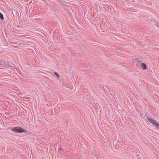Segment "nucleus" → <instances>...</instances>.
<instances>
[{"mask_svg":"<svg viewBox=\"0 0 159 159\" xmlns=\"http://www.w3.org/2000/svg\"><path fill=\"white\" fill-rule=\"evenodd\" d=\"M146 120L151 123L156 127L159 129V124L157 122L156 120L152 119L150 118L147 116L145 117Z\"/></svg>","mask_w":159,"mask_h":159,"instance_id":"1","label":"nucleus"},{"mask_svg":"<svg viewBox=\"0 0 159 159\" xmlns=\"http://www.w3.org/2000/svg\"><path fill=\"white\" fill-rule=\"evenodd\" d=\"M11 130L13 132L16 133L25 132V130L20 127H15L12 129Z\"/></svg>","mask_w":159,"mask_h":159,"instance_id":"2","label":"nucleus"},{"mask_svg":"<svg viewBox=\"0 0 159 159\" xmlns=\"http://www.w3.org/2000/svg\"><path fill=\"white\" fill-rule=\"evenodd\" d=\"M142 59L140 58H137L134 60V62L136 64V65L140 66V64L142 62Z\"/></svg>","mask_w":159,"mask_h":159,"instance_id":"3","label":"nucleus"},{"mask_svg":"<svg viewBox=\"0 0 159 159\" xmlns=\"http://www.w3.org/2000/svg\"><path fill=\"white\" fill-rule=\"evenodd\" d=\"M140 66H141V68L143 70H146V66L145 64L141 63Z\"/></svg>","mask_w":159,"mask_h":159,"instance_id":"4","label":"nucleus"},{"mask_svg":"<svg viewBox=\"0 0 159 159\" xmlns=\"http://www.w3.org/2000/svg\"><path fill=\"white\" fill-rule=\"evenodd\" d=\"M8 63L7 62H3L0 61V65H2L3 66H8Z\"/></svg>","mask_w":159,"mask_h":159,"instance_id":"5","label":"nucleus"},{"mask_svg":"<svg viewBox=\"0 0 159 159\" xmlns=\"http://www.w3.org/2000/svg\"><path fill=\"white\" fill-rule=\"evenodd\" d=\"M0 18L2 20H3L4 19V17L3 15L0 12Z\"/></svg>","mask_w":159,"mask_h":159,"instance_id":"6","label":"nucleus"},{"mask_svg":"<svg viewBox=\"0 0 159 159\" xmlns=\"http://www.w3.org/2000/svg\"><path fill=\"white\" fill-rule=\"evenodd\" d=\"M55 74L57 75V76H59V75H58V74L57 73H56V72H55Z\"/></svg>","mask_w":159,"mask_h":159,"instance_id":"7","label":"nucleus"}]
</instances>
